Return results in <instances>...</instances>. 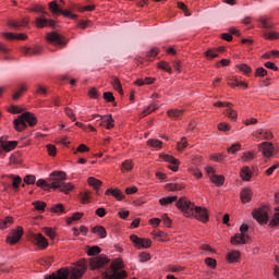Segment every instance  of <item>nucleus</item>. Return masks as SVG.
<instances>
[{"mask_svg": "<svg viewBox=\"0 0 279 279\" xmlns=\"http://www.w3.org/2000/svg\"><path fill=\"white\" fill-rule=\"evenodd\" d=\"M105 101H108L109 104H112L114 101V95L112 92H105L102 95Z\"/></svg>", "mask_w": 279, "mask_h": 279, "instance_id": "nucleus-52", "label": "nucleus"}, {"mask_svg": "<svg viewBox=\"0 0 279 279\" xmlns=\"http://www.w3.org/2000/svg\"><path fill=\"white\" fill-rule=\"evenodd\" d=\"M133 165H132V160H125L123 163H122V169L124 171H132L133 169Z\"/></svg>", "mask_w": 279, "mask_h": 279, "instance_id": "nucleus-61", "label": "nucleus"}, {"mask_svg": "<svg viewBox=\"0 0 279 279\" xmlns=\"http://www.w3.org/2000/svg\"><path fill=\"white\" fill-rule=\"evenodd\" d=\"M34 241L41 250H47V247H49V242L40 233L34 235Z\"/></svg>", "mask_w": 279, "mask_h": 279, "instance_id": "nucleus-17", "label": "nucleus"}, {"mask_svg": "<svg viewBox=\"0 0 279 279\" xmlns=\"http://www.w3.org/2000/svg\"><path fill=\"white\" fill-rule=\"evenodd\" d=\"M111 85L113 86L114 90H117L120 95H123V87L121 86V81L118 77H113Z\"/></svg>", "mask_w": 279, "mask_h": 279, "instance_id": "nucleus-33", "label": "nucleus"}, {"mask_svg": "<svg viewBox=\"0 0 279 279\" xmlns=\"http://www.w3.org/2000/svg\"><path fill=\"white\" fill-rule=\"evenodd\" d=\"M226 114L231 121H236V111L232 109V104L227 102V109H226Z\"/></svg>", "mask_w": 279, "mask_h": 279, "instance_id": "nucleus-27", "label": "nucleus"}, {"mask_svg": "<svg viewBox=\"0 0 279 279\" xmlns=\"http://www.w3.org/2000/svg\"><path fill=\"white\" fill-rule=\"evenodd\" d=\"M0 145L4 151H12V149L16 148L19 142L16 141H8L7 136L0 137Z\"/></svg>", "mask_w": 279, "mask_h": 279, "instance_id": "nucleus-12", "label": "nucleus"}, {"mask_svg": "<svg viewBox=\"0 0 279 279\" xmlns=\"http://www.w3.org/2000/svg\"><path fill=\"white\" fill-rule=\"evenodd\" d=\"M187 146L189 143L186 142V137H182V140L178 143L179 151H182V149H186Z\"/></svg>", "mask_w": 279, "mask_h": 279, "instance_id": "nucleus-55", "label": "nucleus"}, {"mask_svg": "<svg viewBox=\"0 0 279 279\" xmlns=\"http://www.w3.org/2000/svg\"><path fill=\"white\" fill-rule=\"evenodd\" d=\"M252 199V190L250 189H244L241 192V201L243 204H247Z\"/></svg>", "mask_w": 279, "mask_h": 279, "instance_id": "nucleus-29", "label": "nucleus"}, {"mask_svg": "<svg viewBox=\"0 0 279 279\" xmlns=\"http://www.w3.org/2000/svg\"><path fill=\"white\" fill-rule=\"evenodd\" d=\"M241 257V253L239 251H232L227 255L229 263H238Z\"/></svg>", "mask_w": 279, "mask_h": 279, "instance_id": "nucleus-32", "label": "nucleus"}, {"mask_svg": "<svg viewBox=\"0 0 279 279\" xmlns=\"http://www.w3.org/2000/svg\"><path fill=\"white\" fill-rule=\"evenodd\" d=\"M219 51H223V48H220ZM219 51L217 49H208L205 52V56L209 59L213 60L219 56Z\"/></svg>", "mask_w": 279, "mask_h": 279, "instance_id": "nucleus-37", "label": "nucleus"}, {"mask_svg": "<svg viewBox=\"0 0 279 279\" xmlns=\"http://www.w3.org/2000/svg\"><path fill=\"white\" fill-rule=\"evenodd\" d=\"M243 162H250V160H254V153H244L242 156Z\"/></svg>", "mask_w": 279, "mask_h": 279, "instance_id": "nucleus-56", "label": "nucleus"}, {"mask_svg": "<svg viewBox=\"0 0 279 279\" xmlns=\"http://www.w3.org/2000/svg\"><path fill=\"white\" fill-rule=\"evenodd\" d=\"M136 86H145V84H154V78L146 77L145 80L138 78L135 81Z\"/></svg>", "mask_w": 279, "mask_h": 279, "instance_id": "nucleus-43", "label": "nucleus"}, {"mask_svg": "<svg viewBox=\"0 0 279 279\" xmlns=\"http://www.w3.org/2000/svg\"><path fill=\"white\" fill-rule=\"evenodd\" d=\"M8 25L12 29H21V27H27V25H29V17H24L20 21L10 20Z\"/></svg>", "mask_w": 279, "mask_h": 279, "instance_id": "nucleus-14", "label": "nucleus"}, {"mask_svg": "<svg viewBox=\"0 0 279 279\" xmlns=\"http://www.w3.org/2000/svg\"><path fill=\"white\" fill-rule=\"evenodd\" d=\"M81 202L82 204H88L90 202V194L88 192L81 193Z\"/></svg>", "mask_w": 279, "mask_h": 279, "instance_id": "nucleus-54", "label": "nucleus"}, {"mask_svg": "<svg viewBox=\"0 0 279 279\" xmlns=\"http://www.w3.org/2000/svg\"><path fill=\"white\" fill-rule=\"evenodd\" d=\"M269 226L271 228H276V226H279V214H275L272 219L269 222Z\"/></svg>", "mask_w": 279, "mask_h": 279, "instance_id": "nucleus-62", "label": "nucleus"}, {"mask_svg": "<svg viewBox=\"0 0 279 279\" xmlns=\"http://www.w3.org/2000/svg\"><path fill=\"white\" fill-rule=\"evenodd\" d=\"M259 151L266 157L269 158L274 156V151H276V148H274V144L269 142H264L259 144Z\"/></svg>", "mask_w": 279, "mask_h": 279, "instance_id": "nucleus-11", "label": "nucleus"}, {"mask_svg": "<svg viewBox=\"0 0 279 279\" xmlns=\"http://www.w3.org/2000/svg\"><path fill=\"white\" fill-rule=\"evenodd\" d=\"M241 150V144L235 143L232 144L230 147L227 148L228 154H236V151Z\"/></svg>", "mask_w": 279, "mask_h": 279, "instance_id": "nucleus-46", "label": "nucleus"}, {"mask_svg": "<svg viewBox=\"0 0 279 279\" xmlns=\"http://www.w3.org/2000/svg\"><path fill=\"white\" fill-rule=\"evenodd\" d=\"M14 223V218L8 216L4 219H0V229L4 230V228H8V225Z\"/></svg>", "mask_w": 279, "mask_h": 279, "instance_id": "nucleus-38", "label": "nucleus"}, {"mask_svg": "<svg viewBox=\"0 0 279 279\" xmlns=\"http://www.w3.org/2000/svg\"><path fill=\"white\" fill-rule=\"evenodd\" d=\"M23 234H24V231L22 227H16V229H13L10 235H8L7 242L10 245H16V243H19V241H21V239L23 238Z\"/></svg>", "mask_w": 279, "mask_h": 279, "instance_id": "nucleus-7", "label": "nucleus"}, {"mask_svg": "<svg viewBox=\"0 0 279 279\" xmlns=\"http://www.w3.org/2000/svg\"><path fill=\"white\" fill-rule=\"evenodd\" d=\"M26 90H27V87L22 86L19 92H15L13 94V96H12L13 99L16 101L21 97V95H23V93H25Z\"/></svg>", "mask_w": 279, "mask_h": 279, "instance_id": "nucleus-59", "label": "nucleus"}, {"mask_svg": "<svg viewBox=\"0 0 279 279\" xmlns=\"http://www.w3.org/2000/svg\"><path fill=\"white\" fill-rule=\"evenodd\" d=\"M205 264L207 267H210L211 269H215L217 267V260L213 257H207L205 259Z\"/></svg>", "mask_w": 279, "mask_h": 279, "instance_id": "nucleus-50", "label": "nucleus"}, {"mask_svg": "<svg viewBox=\"0 0 279 279\" xmlns=\"http://www.w3.org/2000/svg\"><path fill=\"white\" fill-rule=\"evenodd\" d=\"M87 267H88V264L86 263V260L83 259L77 262L76 267H74L71 271V278L80 279L82 276H84Z\"/></svg>", "mask_w": 279, "mask_h": 279, "instance_id": "nucleus-6", "label": "nucleus"}, {"mask_svg": "<svg viewBox=\"0 0 279 279\" xmlns=\"http://www.w3.org/2000/svg\"><path fill=\"white\" fill-rule=\"evenodd\" d=\"M63 5L62 4H58L57 1H51L49 2V10L52 14L54 15H59L62 13V10H63Z\"/></svg>", "mask_w": 279, "mask_h": 279, "instance_id": "nucleus-21", "label": "nucleus"}, {"mask_svg": "<svg viewBox=\"0 0 279 279\" xmlns=\"http://www.w3.org/2000/svg\"><path fill=\"white\" fill-rule=\"evenodd\" d=\"M252 215L253 219H255L257 223H260V226H265L269 221V213L267 207L254 209Z\"/></svg>", "mask_w": 279, "mask_h": 279, "instance_id": "nucleus-5", "label": "nucleus"}, {"mask_svg": "<svg viewBox=\"0 0 279 279\" xmlns=\"http://www.w3.org/2000/svg\"><path fill=\"white\" fill-rule=\"evenodd\" d=\"M236 69H239V71L244 73V75H250V73H252V68L245 63L238 64Z\"/></svg>", "mask_w": 279, "mask_h": 279, "instance_id": "nucleus-40", "label": "nucleus"}, {"mask_svg": "<svg viewBox=\"0 0 279 279\" xmlns=\"http://www.w3.org/2000/svg\"><path fill=\"white\" fill-rule=\"evenodd\" d=\"M35 25L39 29H43L44 27H56V21L39 16L35 19Z\"/></svg>", "mask_w": 279, "mask_h": 279, "instance_id": "nucleus-9", "label": "nucleus"}, {"mask_svg": "<svg viewBox=\"0 0 279 279\" xmlns=\"http://www.w3.org/2000/svg\"><path fill=\"white\" fill-rule=\"evenodd\" d=\"M105 195H112V197H116V199H118V202L123 201L125 197V195H123V192H121L119 189H116V190L108 189L105 192Z\"/></svg>", "mask_w": 279, "mask_h": 279, "instance_id": "nucleus-20", "label": "nucleus"}, {"mask_svg": "<svg viewBox=\"0 0 279 279\" xmlns=\"http://www.w3.org/2000/svg\"><path fill=\"white\" fill-rule=\"evenodd\" d=\"M247 239H250V235L247 234H242V233H236L233 238H231V243L233 245H245L247 242Z\"/></svg>", "mask_w": 279, "mask_h": 279, "instance_id": "nucleus-15", "label": "nucleus"}, {"mask_svg": "<svg viewBox=\"0 0 279 279\" xmlns=\"http://www.w3.org/2000/svg\"><path fill=\"white\" fill-rule=\"evenodd\" d=\"M254 136H257V137H264L265 141H271V138H274V134L267 130H263V129H259L257 130L255 133H254Z\"/></svg>", "mask_w": 279, "mask_h": 279, "instance_id": "nucleus-24", "label": "nucleus"}, {"mask_svg": "<svg viewBox=\"0 0 279 279\" xmlns=\"http://www.w3.org/2000/svg\"><path fill=\"white\" fill-rule=\"evenodd\" d=\"M24 182H25V184H36V175L28 174V175L24 177Z\"/></svg>", "mask_w": 279, "mask_h": 279, "instance_id": "nucleus-53", "label": "nucleus"}, {"mask_svg": "<svg viewBox=\"0 0 279 279\" xmlns=\"http://www.w3.org/2000/svg\"><path fill=\"white\" fill-rule=\"evenodd\" d=\"M44 232L46 234V236H49V239H51V241H53V239H56V231L49 227L44 228Z\"/></svg>", "mask_w": 279, "mask_h": 279, "instance_id": "nucleus-49", "label": "nucleus"}, {"mask_svg": "<svg viewBox=\"0 0 279 279\" xmlns=\"http://www.w3.org/2000/svg\"><path fill=\"white\" fill-rule=\"evenodd\" d=\"M46 38L48 43H51V45H57L58 47H64V45H66L64 37L56 32L48 33Z\"/></svg>", "mask_w": 279, "mask_h": 279, "instance_id": "nucleus-8", "label": "nucleus"}, {"mask_svg": "<svg viewBox=\"0 0 279 279\" xmlns=\"http://www.w3.org/2000/svg\"><path fill=\"white\" fill-rule=\"evenodd\" d=\"M167 191H182L184 186L178 184V183H168L166 185Z\"/></svg>", "mask_w": 279, "mask_h": 279, "instance_id": "nucleus-45", "label": "nucleus"}, {"mask_svg": "<svg viewBox=\"0 0 279 279\" xmlns=\"http://www.w3.org/2000/svg\"><path fill=\"white\" fill-rule=\"evenodd\" d=\"M147 145H149V147H154L155 149L162 148V142H160V140H148Z\"/></svg>", "mask_w": 279, "mask_h": 279, "instance_id": "nucleus-41", "label": "nucleus"}, {"mask_svg": "<svg viewBox=\"0 0 279 279\" xmlns=\"http://www.w3.org/2000/svg\"><path fill=\"white\" fill-rule=\"evenodd\" d=\"M5 178H9L10 180H12V186L14 191H19V187L21 186V182H23V179L20 175H15V174H9Z\"/></svg>", "mask_w": 279, "mask_h": 279, "instance_id": "nucleus-23", "label": "nucleus"}, {"mask_svg": "<svg viewBox=\"0 0 279 279\" xmlns=\"http://www.w3.org/2000/svg\"><path fill=\"white\" fill-rule=\"evenodd\" d=\"M177 208L183 213L184 217H193L197 221H202V223L208 221V209L195 206L186 197H181L177 202Z\"/></svg>", "mask_w": 279, "mask_h": 279, "instance_id": "nucleus-3", "label": "nucleus"}, {"mask_svg": "<svg viewBox=\"0 0 279 279\" xmlns=\"http://www.w3.org/2000/svg\"><path fill=\"white\" fill-rule=\"evenodd\" d=\"M89 266L92 270L97 269L105 279H125L128 272L123 269V263L119 259L110 262L106 255H99L89 258Z\"/></svg>", "mask_w": 279, "mask_h": 279, "instance_id": "nucleus-1", "label": "nucleus"}, {"mask_svg": "<svg viewBox=\"0 0 279 279\" xmlns=\"http://www.w3.org/2000/svg\"><path fill=\"white\" fill-rule=\"evenodd\" d=\"M160 158L161 160H165V162L170 163L169 169H171V171H178V167H180V160L170 155H160Z\"/></svg>", "mask_w": 279, "mask_h": 279, "instance_id": "nucleus-13", "label": "nucleus"}, {"mask_svg": "<svg viewBox=\"0 0 279 279\" xmlns=\"http://www.w3.org/2000/svg\"><path fill=\"white\" fill-rule=\"evenodd\" d=\"M0 52L3 53L4 60H13L12 56H10V48L5 47V45L0 44Z\"/></svg>", "mask_w": 279, "mask_h": 279, "instance_id": "nucleus-36", "label": "nucleus"}, {"mask_svg": "<svg viewBox=\"0 0 279 279\" xmlns=\"http://www.w3.org/2000/svg\"><path fill=\"white\" fill-rule=\"evenodd\" d=\"M155 110H158V105L151 104L143 110L142 117H147V114H151V112H155Z\"/></svg>", "mask_w": 279, "mask_h": 279, "instance_id": "nucleus-39", "label": "nucleus"}, {"mask_svg": "<svg viewBox=\"0 0 279 279\" xmlns=\"http://www.w3.org/2000/svg\"><path fill=\"white\" fill-rule=\"evenodd\" d=\"M45 279H69V270L59 269L57 272L47 276Z\"/></svg>", "mask_w": 279, "mask_h": 279, "instance_id": "nucleus-18", "label": "nucleus"}, {"mask_svg": "<svg viewBox=\"0 0 279 279\" xmlns=\"http://www.w3.org/2000/svg\"><path fill=\"white\" fill-rule=\"evenodd\" d=\"M267 75V70L265 68H257L255 71V77H265Z\"/></svg>", "mask_w": 279, "mask_h": 279, "instance_id": "nucleus-58", "label": "nucleus"}, {"mask_svg": "<svg viewBox=\"0 0 279 279\" xmlns=\"http://www.w3.org/2000/svg\"><path fill=\"white\" fill-rule=\"evenodd\" d=\"M33 206L35 207V210H45V208H47V203L36 201L33 203Z\"/></svg>", "mask_w": 279, "mask_h": 279, "instance_id": "nucleus-48", "label": "nucleus"}, {"mask_svg": "<svg viewBox=\"0 0 279 279\" xmlns=\"http://www.w3.org/2000/svg\"><path fill=\"white\" fill-rule=\"evenodd\" d=\"M36 93H37V95H47V87H45L43 85H37Z\"/></svg>", "mask_w": 279, "mask_h": 279, "instance_id": "nucleus-63", "label": "nucleus"}, {"mask_svg": "<svg viewBox=\"0 0 279 279\" xmlns=\"http://www.w3.org/2000/svg\"><path fill=\"white\" fill-rule=\"evenodd\" d=\"M64 112H65L66 117H69V119H71V121H76L75 113H73V109L66 107L64 109Z\"/></svg>", "mask_w": 279, "mask_h": 279, "instance_id": "nucleus-60", "label": "nucleus"}, {"mask_svg": "<svg viewBox=\"0 0 279 279\" xmlns=\"http://www.w3.org/2000/svg\"><path fill=\"white\" fill-rule=\"evenodd\" d=\"M241 178H242V180H245L246 182H250V180H252V171H250V167H244L241 170Z\"/></svg>", "mask_w": 279, "mask_h": 279, "instance_id": "nucleus-34", "label": "nucleus"}, {"mask_svg": "<svg viewBox=\"0 0 279 279\" xmlns=\"http://www.w3.org/2000/svg\"><path fill=\"white\" fill-rule=\"evenodd\" d=\"M27 123L31 128H34V125L38 123V120L36 119V117H34V113L24 112L13 121L14 128L17 132H23V130L27 128Z\"/></svg>", "mask_w": 279, "mask_h": 279, "instance_id": "nucleus-4", "label": "nucleus"}, {"mask_svg": "<svg viewBox=\"0 0 279 279\" xmlns=\"http://www.w3.org/2000/svg\"><path fill=\"white\" fill-rule=\"evenodd\" d=\"M4 38L8 40H27V35L21 33V34H14V33H3Z\"/></svg>", "mask_w": 279, "mask_h": 279, "instance_id": "nucleus-19", "label": "nucleus"}, {"mask_svg": "<svg viewBox=\"0 0 279 279\" xmlns=\"http://www.w3.org/2000/svg\"><path fill=\"white\" fill-rule=\"evenodd\" d=\"M210 181L214 184H216V186H223V183L226 182V178H223V175L213 174L210 175Z\"/></svg>", "mask_w": 279, "mask_h": 279, "instance_id": "nucleus-30", "label": "nucleus"}, {"mask_svg": "<svg viewBox=\"0 0 279 279\" xmlns=\"http://www.w3.org/2000/svg\"><path fill=\"white\" fill-rule=\"evenodd\" d=\"M84 217L83 213H74L71 218L68 219V223L71 225L72 221H80Z\"/></svg>", "mask_w": 279, "mask_h": 279, "instance_id": "nucleus-51", "label": "nucleus"}, {"mask_svg": "<svg viewBox=\"0 0 279 279\" xmlns=\"http://www.w3.org/2000/svg\"><path fill=\"white\" fill-rule=\"evenodd\" d=\"M131 241L134 243L135 247H141L147 248L151 246V240L149 239H141L137 235H131Z\"/></svg>", "mask_w": 279, "mask_h": 279, "instance_id": "nucleus-10", "label": "nucleus"}, {"mask_svg": "<svg viewBox=\"0 0 279 279\" xmlns=\"http://www.w3.org/2000/svg\"><path fill=\"white\" fill-rule=\"evenodd\" d=\"M100 121L106 123L107 130H112V128H114V119H112V114L100 117Z\"/></svg>", "mask_w": 279, "mask_h": 279, "instance_id": "nucleus-22", "label": "nucleus"}, {"mask_svg": "<svg viewBox=\"0 0 279 279\" xmlns=\"http://www.w3.org/2000/svg\"><path fill=\"white\" fill-rule=\"evenodd\" d=\"M151 259V255H149V253H141L140 254V263H147V260Z\"/></svg>", "mask_w": 279, "mask_h": 279, "instance_id": "nucleus-57", "label": "nucleus"}, {"mask_svg": "<svg viewBox=\"0 0 279 279\" xmlns=\"http://www.w3.org/2000/svg\"><path fill=\"white\" fill-rule=\"evenodd\" d=\"M51 178V184L47 183L45 179H39L36 184L40 189H44V191H49L50 189H59L61 193H71L75 186L71 183H64V180H66V173L63 171H53L50 174Z\"/></svg>", "mask_w": 279, "mask_h": 279, "instance_id": "nucleus-2", "label": "nucleus"}, {"mask_svg": "<svg viewBox=\"0 0 279 279\" xmlns=\"http://www.w3.org/2000/svg\"><path fill=\"white\" fill-rule=\"evenodd\" d=\"M167 114L173 121H180L184 117V109H170Z\"/></svg>", "mask_w": 279, "mask_h": 279, "instance_id": "nucleus-16", "label": "nucleus"}, {"mask_svg": "<svg viewBox=\"0 0 279 279\" xmlns=\"http://www.w3.org/2000/svg\"><path fill=\"white\" fill-rule=\"evenodd\" d=\"M228 85L234 88V86H243L244 88H247V84L240 82L239 78H228Z\"/></svg>", "mask_w": 279, "mask_h": 279, "instance_id": "nucleus-35", "label": "nucleus"}, {"mask_svg": "<svg viewBox=\"0 0 279 279\" xmlns=\"http://www.w3.org/2000/svg\"><path fill=\"white\" fill-rule=\"evenodd\" d=\"M50 210H51V213H56L58 215H62V213H64V205L57 204V205L52 206Z\"/></svg>", "mask_w": 279, "mask_h": 279, "instance_id": "nucleus-47", "label": "nucleus"}, {"mask_svg": "<svg viewBox=\"0 0 279 279\" xmlns=\"http://www.w3.org/2000/svg\"><path fill=\"white\" fill-rule=\"evenodd\" d=\"M173 202H178V196H168L159 199L161 206H169V204H173Z\"/></svg>", "mask_w": 279, "mask_h": 279, "instance_id": "nucleus-31", "label": "nucleus"}, {"mask_svg": "<svg viewBox=\"0 0 279 279\" xmlns=\"http://www.w3.org/2000/svg\"><path fill=\"white\" fill-rule=\"evenodd\" d=\"M87 182L89 184V186H93L97 193V195H99V186H101V181L98 179H95V177H89L87 179Z\"/></svg>", "mask_w": 279, "mask_h": 279, "instance_id": "nucleus-26", "label": "nucleus"}, {"mask_svg": "<svg viewBox=\"0 0 279 279\" xmlns=\"http://www.w3.org/2000/svg\"><path fill=\"white\" fill-rule=\"evenodd\" d=\"M46 147H47V149H48L49 156H56V154H57V148H56L53 145L48 144Z\"/></svg>", "mask_w": 279, "mask_h": 279, "instance_id": "nucleus-64", "label": "nucleus"}, {"mask_svg": "<svg viewBox=\"0 0 279 279\" xmlns=\"http://www.w3.org/2000/svg\"><path fill=\"white\" fill-rule=\"evenodd\" d=\"M88 256H97V254H101V247L99 246H92L87 250Z\"/></svg>", "mask_w": 279, "mask_h": 279, "instance_id": "nucleus-44", "label": "nucleus"}, {"mask_svg": "<svg viewBox=\"0 0 279 279\" xmlns=\"http://www.w3.org/2000/svg\"><path fill=\"white\" fill-rule=\"evenodd\" d=\"M22 53H24V56H38V53H40V47H35V48L24 47L22 49Z\"/></svg>", "mask_w": 279, "mask_h": 279, "instance_id": "nucleus-28", "label": "nucleus"}, {"mask_svg": "<svg viewBox=\"0 0 279 279\" xmlns=\"http://www.w3.org/2000/svg\"><path fill=\"white\" fill-rule=\"evenodd\" d=\"M158 69H161V71H166L167 73H172L171 65L167 63L166 61H161L157 64Z\"/></svg>", "mask_w": 279, "mask_h": 279, "instance_id": "nucleus-42", "label": "nucleus"}, {"mask_svg": "<svg viewBox=\"0 0 279 279\" xmlns=\"http://www.w3.org/2000/svg\"><path fill=\"white\" fill-rule=\"evenodd\" d=\"M92 232L100 236V239H106V236H108V232L106 231V228H104L102 226L94 227L92 229Z\"/></svg>", "mask_w": 279, "mask_h": 279, "instance_id": "nucleus-25", "label": "nucleus"}]
</instances>
